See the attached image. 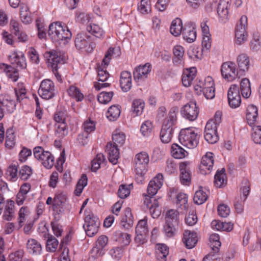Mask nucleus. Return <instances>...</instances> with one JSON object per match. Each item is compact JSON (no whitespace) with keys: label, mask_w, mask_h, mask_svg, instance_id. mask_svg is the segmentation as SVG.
I'll return each instance as SVG.
<instances>
[{"label":"nucleus","mask_w":261,"mask_h":261,"mask_svg":"<svg viewBox=\"0 0 261 261\" xmlns=\"http://www.w3.org/2000/svg\"><path fill=\"white\" fill-rule=\"evenodd\" d=\"M162 185L160 180H150L147 188L148 195L144 194V204L149 210L153 218H158L161 213L158 200L153 196L156 194Z\"/></svg>","instance_id":"f257e3e1"},{"label":"nucleus","mask_w":261,"mask_h":261,"mask_svg":"<svg viewBox=\"0 0 261 261\" xmlns=\"http://www.w3.org/2000/svg\"><path fill=\"white\" fill-rule=\"evenodd\" d=\"M197 129L194 127L182 129L179 134L178 139L181 145L188 148L196 147L199 143L200 135Z\"/></svg>","instance_id":"f03ea898"},{"label":"nucleus","mask_w":261,"mask_h":261,"mask_svg":"<svg viewBox=\"0 0 261 261\" xmlns=\"http://www.w3.org/2000/svg\"><path fill=\"white\" fill-rule=\"evenodd\" d=\"M48 34L53 42H60L64 40V43L70 39L72 36L69 30L66 26L63 27L60 22L51 23L49 26Z\"/></svg>","instance_id":"7ed1b4c3"},{"label":"nucleus","mask_w":261,"mask_h":261,"mask_svg":"<svg viewBox=\"0 0 261 261\" xmlns=\"http://www.w3.org/2000/svg\"><path fill=\"white\" fill-rule=\"evenodd\" d=\"M74 44L77 49L83 50L87 53L92 52L96 45L94 42V38L85 32H81L76 35Z\"/></svg>","instance_id":"20e7f679"},{"label":"nucleus","mask_w":261,"mask_h":261,"mask_svg":"<svg viewBox=\"0 0 261 261\" xmlns=\"http://www.w3.org/2000/svg\"><path fill=\"white\" fill-rule=\"evenodd\" d=\"M149 162L148 154L145 152H141L136 154L135 159V168L136 178H145Z\"/></svg>","instance_id":"39448f33"},{"label":"nucleus","mask_w":261,"mask_h":261,"mask_svg":"<svg viewBox=\"0 0 261 261\" xmlns=\"http://www.w3.org/2000/svg\"><path fill=\"white\" fill-rule=\"evenodd\" d=\"M45 56L47 58L48 65L51 66L52 71L57 79L58 81L61 82V76L58 72V69L60 67L59 65H62L64 63L63 58L54 50L46 52Z\"/></svg>","instance_id":"423d86ee"},{"label":"nucleus","mask_w":261,"mask_h":261,"mask_svg":"<svg viewBox=\"0 0 261 261\" xmlns=\"http://www.w3.org/2000/svg\"><path fill=\"white\" fill-rule=\"evenodd\" d=\"M247 26V17L242 16L239 23L237 24L235 30V42L238 45H241L246 42L248 38V33L246 31Z\"/></svg>","instance_id":"0eeeda50"},{"label":"nucleus","mask_w":261,"mask_h":261,"mask_svg":"<svg viewBox=\"0 0 261 261\" xmlns=\"http://www.w3.org/2000/svg\"><path fill=\"white\" fill-rule=\"evenodd\" d=\"M35 158L41 162V164L47 169L51 168L54 165V157L49 151H44L43 148L37 146L34 149Z\"/></svg>","instance_id":"6e6552de"},{"label":"nucleus","mask_w":261,"mask_h":261,"mask_svg":"<svg viewBox=\"0 0 261 261\" xmlns=\"http://www.w3.org/2000/svg\"><path fill=\"white\" fill-rule=\"evenodd\" d=\"M84 227L87 236L90 237L94 236L98 232L100 223L98 218L93 214H89L85 218Z\"/></svg>","instance_id":"1a4fd4ad"},{"label":"nucleus","mask_w":261,"mask_h":261,"mask_svg":"<svg viewBox=\"0 0 261 261\" xmlns=\"http://www.w3.org/2000/svg\"><path fill=\"white\" fill-rule=\"evenodd\" d=\"M68 196L62 191H59L55 194L53 204V211L57 214L64 213L65 209L68 206Z\"/></svg>","instance_id":"9d476101"},{"label":"nucleus","mask_w":261,"mask_h":261,"mask_svg":"<svg viewBox=\"0 0 261 261\" xmlns=\"http://www.w3.org/2000/svg\"><path fill=\"white\" fill-rule=\"evenodd\" d=\"M39 95L43 99H49L55 96V88L54 82L49 80H43L38 90Z\"/></svg>","instance_id":"9b49d317"},{"label":"nucleus","mask_w":261,"mask_h":261,"mask_svg":"<svg viewBox=\"0 0 261 261\" xmlns=\"http://www.w3.org/2000/svg\"><path fill=\"white\" fill-rule=\"evenodd\" d=\"M221 74L223 78L228 81H232L238 74V71L236 68L234 63L227 62L221 66Z\"/></svg>","instance_id":"f8f14e48"},{"label":"nucleus","mask_w":261,"mask_h":261,"mask_svg":"<svg viewBox=\"0 0 261 261\" xmlns=\"http://www.w3.org/2000/svg\"><path fill=\"white\" fill-rule=\"evenodd\" d=\"M227 97L230 107L236 108L240 106L241 102V98L240 89L238 85L235 84L231 85L228 90Z\"/></svg>","instance_id":"ddd939ff"},{"label":"nucleus","mask_w":261,"mask_h":261,"mask_svg":"<svg viewBox=\"0 0 261 261\" xmlns=\"http://www.w3.org/2000/svg\"><path fill=\"white\" fill-rule=\"evenodd\" d=\"M231 6V0H220L218 7L217 13L219 21L222 23H226L229 20V10Z\"/></svg>","instance_id":"4468645a"},{"label":"nucleus","mask_w":261,"mask_h":261,"mask_svg":"<svg viewBox=\"0 0 261 261\" xmlns=\"http://www.w3.org/2000/svg\"><path fill=\"white\" fill-rule=\"evenodd\" d=\"M182 116L190 121L195 120L198 114V108L195 101H190L185 105L180 111Z\"/></svg>","instance_id":"2eb2a0df"},{"label":"nucleus","mask_w":261,"mask_h":261,"mask_svg":"<svg viewBox=\"0 0 261 261\" xmlns=\"http://www.w3.org/2000/svg\"><path fill=\"white\" fill-rule=\"evenodd\" d=\"M217 126L212 121H208L205 127L204 138L209 143L214 144L218 140L217 134Z\"/></svg>","instance_id":"dca6fc26"},{"label":"nucleus","mask_w":261,"mask_h":261,"mask_svg":"<svg viewBox=\"0 0 261 261\" xmlns=\"http://www.w3.org/2000/svg\"><path fill=\"white\" fill-rule=\"evenodd\" d=\"M151 65L149 63L136 67L133 72L134 80L139 82L144 80L151 71Z\"/></svg>","instance_id":"f3484780"},{"label":"nucleus","mask_w":261,"mask_h":261,"mask_svg":"<svg viewBox=\"0 0 261 261\" xmlns=\"http://www.w3.org/2000/svg\"><path fill=\"white\" fill-rule=\"evenodd\" d=\"M198 241V237L196 232L186 230L183 233L182 242L188 249L194 247Z\"/></svg>","instance_id":"a211bd4d"},{"label":"nucleus","mask_w":261,"mask_h":261,"mask_svg":"<svg viewBox=\"0 0 261 261\" xmlns=\"http://www.w3.org/2000/svg\"><path fill=\"white\" fill-rule=\"evenodd\" d=\"M178 112V108L173 107L170 110L168 115L163 123L162 127L164 128H173V126L177 121V114Z\"/></svg>","instance_id":"6ab92c4d"},{"label":"nucleus","mask_w":261,"mask_h":261,"mask_svg":"<svg viewBox=\"0 0 261 261\" xmlns=\"http://www.w3.org/2000/svg\"><path fill=\"white\" fill-rule=\"evenodd\" d=\"M106 152L108 154L109 161L113 164H116L119 157V151L118 146L113 144L111 142H109L106 147Z\"/></svg>","instance_id":"aec40b11"},{"label":"nucleus","mask_w":261,"mask_h":261,"mask_svg":"<svg viewBox=\"0 0 261 261\" xmlns=\"http://www.w3.org/2000/svg\"><path fill=\"white\" fill-rule=\"evenodd\" d=\"M10 61L14 66L20 69L25 68L27 66L24 54L20 51L14 53L10 56Z\"/></svg>","instance_id":"412c9836"},{"label":"nucleus","mask_w":261,"mask_h":261,"mask_svg":"<svg viewBox=\"0 0 261 261\" xmlns=\"http://www.w3.org/2000/svg\"><path fill=\"white\" fill-rule=\"evenodd\" d=\"M132 74L130 72L123 71L121 72L120 79L121 88L124 92L128 91L132 88Z\"/></svg>","instance_id":"4be33fe9"},{"label":"nucleus","mask_w":261,"mask_h":261,"mask_svg":"<svg viewBox=\"0 0 261 261\" xmlns=\"http://www.w3.org/2000/svg\"><path fill=\"white\" fill-rule=\"evenodd\" d=\"M31 189V185L29 183H24L22 184L16 195V202L18 205H21L24 203V200L27 198V195Z\"/></svg>","instance_id":"5701e85b"},{"label":"nucleus","mask_w":261,"mask_h":261,"mask_svg":"<svg viewBox=\"0 0 261 261\" xmlns=\"http://www.w3.org/2000/svg\"><path fill=\"white\" fill-rule=\"evenodd\" d=\"M182 35L184 39L189 43L194 42L196 38L195 28L190 24L185 25L182 30Z\"/></svg>","instance_id":"b1692460"},{"label":"nucleus","mask_w":261,"mask_h":261,"mask_svg":"<svg viewBox=\"0 0 261 261\" xmlns=\"http://www.w3.org/2000/svg\"><path fill=\"white\" fill-rule=\"evenodd\" d=\"M257 116V108L253 105L248 106L246 110V119L249 125L252 126L255 124L256 122Z\"/></svg>","instance_id":"393cba45"},{"label":"nucleus","mask_w":261,"mask_h":261,"mask_svg":"<svg viewBox=\"0 0 261 261\" xmlns=\"http://www.w3.org/2000/svg\"><path fill=\"white\" fill-rule=\"evenodd\" d=\"M197 72L195 67H191L184 71L182 76V83L184 86H190L196 76Z\"/></svg>","instance_id":"a878e982"},{"label":"nucleus","mask_w":261,"mask_h":261,"mask_svg":"<svg viewBox=\"0 0 261 261\" xmlns=\"http://www.w3.org/2000/svg\"><path fill=\"white\" fill-rule=\"evenodd\" d=\"M15 106V101L12 100L9 95L0 96V107L5 109V111L11 113Z\"/></svg>","instance_id":"bb28decb"},{"label":"nucleus","mask_w":261,"mask_h":261,"mask_svg":"<svg viewBox=\"0 0 261 261\" xmlns=\"http://www.w3.org/2000/svg\"><path fill=\"white\" fill-rule=\"evenodd\" d=\"M27 248L28 252L33 255L40 254L42 250V247L40 243L33 239H29L28 241Z\"/></svg>","instance_id":"cd10ccee"},{"label":"nucleus","mask_w":261,"mask_h":261,"mask_svg":"<svg viewBox=\"0 0 261 261\" xmlns=\"http://www.w3.org/2000/svg\"><path fill=\"white\" fill-rule=\"evenodd\" d=\"M121 55V50L119 47H110L106 52L105 58L102 61V65L108 66L112 57L117 58Z\"/></svg>","instance_id":"c85d7f7f"},{"label":"nucleus","mask_w":261,"mask_h":261,"mask_svg":"<svg viewBox=\"0 0 261 261\" xmlns=\"http://www.w3.org/2000/svg\"><path fill=\"white\" fill-rule=\"evenodd\" d=\"M237 63L240 72L242 73L248 71L249 67V60L247 55L241 54L237 58Z\"/></svg>","instance_id":"c756f323"},{"label":"nucleus","mask_w":261,"mask_h":261,"mask_svg":"<svg viewBox=\"0 0 261 261\" xmlns=\"http://www.w3.org/2000/svg\"><path fill=\"white\" fill-rule=\"evenodd\" d=\"M181 20L179 18H176L172 21L170 31L174 36H178L182 32L184 27H182Z\"/></svg>","instance_id":"7c9ffc66"},{"label":"nucleus","mask_w":261,"mask_h":261,"mask_svg":"<svg viewBox=\"0 0 261 261\" xmlns=\"http://www.w3.org/2000/svg\"><path fill=\"white\" fill-rule=\"evenodd\" d=\"M180 174V179H191V171L190 167V162H184L179 165Z\"/></svg>","instance_id":"2f4dec72"},{"label":"nucleus","mask_w":261,"mask_h":261,"mask_svg":"<svg viewBox=\"0 0 261 261\" xmlns=\"http://www.w3.org/2000/svg\"><path fill=\"white\" fill-rule=\"evenodd\" d=\"M121 225L124 229H128L133 225V216L130 208L127 207L125 210V215L121 221Z\"/></svg>","instance_id":"473e14b6"},{"label":"nucleus","mask_w":261,"mask_h":261,"mask_svg":"<svg viewBox=\"0 0 261 261\" xmlns=\"http://www.w3.org/2000/svg\"><path fill=\"white\" fill-rule=\"evenodd\" d=\"M171 153L175 159H182L188 155V152L177 144H173L171 147Z\"/></svg>","instance_id":"72a5a7b5"},{"label":"nucleus","mask_w":261,"mask_h":261,"mask_svg":"<svg viewBox=\"0 0 261 261\" xmlns=\"http://www.w3.org/2000/svg\"><path fill=\"white\" fill-rule=\"evenodd\" d=\"M14 202L12 200L8 201L5 206V210L3 215V218L7 221L12 220L14 213Z\"/></svg>","instance_id":"f704fd0d"},{"label":"nucleus","mask_w":261,"mask_h":261,"mask_svg":"<svg viewBox=\"0 0 261 261\" xmlns=\"http://www.w3.org/2000/svg\"><path fill=\"white\" fill-rule=\"evenodd\" d=\"M194 197V201L196 204L200 205L205 202L208 198V195L201 186H199Z\"/></svg>","instance_id":"c9c22d12"},{"label":"nucleus","mask_w":261,"mask_h":261,"mask_svg":"<svg viewBox=\"0 0 261 261\" xmlns=\"http://www.w3.org/2000/svg\"><path fill=\"white\" fill-rule=\"evenodd\" d=\"M214 88V83L212 78L210 76L206 77L204 81H199V84L195 86L196 91H202L203 89Z\"/></svg>","instance_id":"e433bc0d"},{"label":"nucleus","mask_w":261,"mask_h":261,"mask_svg":"<svg viewBox=\"0 0 261 261\" xmlns=\"http://www.w3.org/2000/svg\"><path fill=\"white\" fill-rule=\"evenodd\" d=\"M106 165V160L103 154H97L96 158L91 162V171L96 172L101 166Z\"/></svg>","instance_id":"4c0bfd02"},{"label":"nucleus","mask_w":261,"mask_h":261,"mask_svg":"<svg viewBox=\"0 0 261 261\" xmlns=\"http://www.w3.org/2000/svg\"><path fill=\"white\" fill-rule=\"evenodd\" d=\"M174 58L173 59V63L178 65L182 64V58L184 54V48L180 45H176L173 49Z\"/></svg>","instance_id":"58836bf2"},{"label":"nucleus","mask_w":261,"mask_h":261,"mask_svg":"<svg viewBox=\"0 0 261 261\" xmlns=\"http://www.w3.org/2000/svg\"><path fill=\"white\" fill-rule=\"evenodd\" d=\"M221 245L219 236L216 233L211 234L210 237V246L213 252L218 253Z\"/></svg>","instance_id":"ea45409f"},{"label":"nucleus","mask_w":261,"mask_h":261,"mask_svg":"<svg viewBox=\"0 0 261 261\" xmlns=\"http://www.w3.org/2000/svg\"><path fill=\"white\" fill-rule=\"evenodd\" d=\"M87 30L96 38L99 39L104 38L103 30L97 24H93L87 26Z\"/></svg>","instance_id":"a19ab883"},{"label":"nucleus","mask_w":261,"mask_h":261,"mask_svg":"<svg viewBox=\"0 0 261 261\" xmlns=\"http://www.w3.org/2000/svg\"><path fill=\"white\" fill-rule=\"evenodd\" d=\"M20 17L24 23L28 24L31 22V14L27 5L24 4L20 5Z\"/></svg>","instance_id":"79ce46f5"},{"label":"nucleus","mask_w":261,"mask_h":261,"mask_svg":"<svg viewBox=\"0 0 261 261\" xmlns=\"http://www.w3.org/2000/svg\"><path fill=\"white\" fill-rule=\"evenodd\" d=\"M173 128L162 127L160 133V138L164 143H168L171 141L173 137Z\"/></svg>","instance_id":"37998d69"},{"label":"nucleus","mask_w":261,"mask_h":261,"mask_svg":"<svg viewBox=\"0 0 261 261\" xmlns=\"http://www.w3.org/2000/svg\"><path fill=\"white\" fill-rule=\"evenodd\" d=\"M120 115V110L118 106L110 107L107 113V117L112 121L116 120Z\"/></svg>","instance_id":"c03bdc74"},{"label":"nucleus","mask_w":261,"mask_h":261,"mask_svg":"<svg viewBox=\"0 0 261 261\" xmlns=\"http://www.w3.org/2000/svg\"><path fill=\"white\" fill-rule=\"evenodd\" d=\"M165 220L168 223L178 224L179 213L174 209L168 211L166 214Z\"/></svg>","instance_id":"a18cd8bd"},{"label":"nucleus","mask_w":261,"mask_h":261,"mask_svg":"<svg viewBox=\"0 0 261 261\" xmlns=\"http://www.w3.org/2000/svg\"><path fill=\"white\" fill-rule=\"evenodd\" d=\"M176 203L181 209L187 210L188 207V196L184 193H179L176 196Z\"/></svg>","instance_id":"49530a36"},{"label":"nucleus","mask_w":261,"mask_h":261,"mask_svg":"<svg viewBox=\"0 0 261 261\" xmlns=\"http://www.w3.org/2000/svg\"><path fill=\"white\" fill-rule=\"evenodd\" d=\"M144 102L140 99H135L133 101L132 104L133 111L136 115H140L144 108Z\"/></svg>","instance_id":"de8ad7c7"},{"label":"nucleus","mask_w":261,"mask_h":261,"mask_svg":"<svg viewBox=\"0 0 261 261\" xmlns=\"http://www.w3.org/2000/svg\"><path fill=\"white\" fill-rule=\"evenodd\" d=\"M132 188V184L121 185L118 191V196L122 199L126 198L130 194V190Z\"/></svg>","instance_id":"09e8293b"},{"label":"nucleus","mask_w":261,"mask_h":261,"mask_svg":"<svg viewBox=\"0 0 261 261\" xmlns=\"http://www.w3.org/2000/svg\"><path fill=\"white\" fill-rule=\"evenodd\" d=\"M15 136L13 130L12 128H9L6 132V147L11 148L15 145Z\"/></svg>","instance_id":"8fccbe9b"},{"label":"nucleus","mask_w":261,"mask_h":261,"mask_svg":"<svg viewBox=\"0 0 261 261\" xmlns=\"http://www.w3.org/2000/svg\"><path fill=\"white\" fill-rule=\"evenodd\" d=\"M138 10L142 14H148L151 11L150 0H140L138 6Z\"/></svg>","instance_id":"3c124183"},{"label":"nucleus","mask_w":261,"mask_h":261,"mask_svg":"<svg viewBox=\"0 0 261 261\" xmlns=\"http://www.w3.org/2000/svg\"><path fill=\"white\" fill-rule=\"evenodd\" d=\"M30 213V210L28 206H24L20 208L18 213L19 217L18 218L19 225H22L29 216Z\"/></svg>","instance_id":"603ef678"},{"label":"nucleus","mask_w":261,"mask_h":261,"mask_svg":"<svg viewBox=\"0 0 261 261\" xmlns=\"http://www.w3.org/2000/svg\"><path fill=\"white\" fill-rule=\"evenodd\" d=\"M114 144L117 146H122L125 141V135L122 132H115L112 137Z\"/></svg>","instance_id":"864d4df0"},{"label":"nucleus","mask_w":261,"mask_h":261,"mask_svg":"<svg viewBox=\"0 0 261 261\" xmlns=\"http://www.w3.org/2000/svg\"><path fill=\"white\" fill-rule=\"evenodd\" d=\"M252 50L257 51L261 48V38L258 34H254L250 43Z\"/></svg>","instance_id":"5fc2aeb1"},{"label":"nucleus","mask_w":261,"mask_h":261,"mask_svg":"<svg viewBox=\"0 0 261 261\" xmlns=\"http://www.w3.org/2000/svg\"><path fill=\"white\" fill-rule=\"evenodd\" d=\"M106 66L104 64L97 66V72L98 73V81L104 82L107 80L109 76V73L106 70H104Z\"/></svg>","instance_id":"6e6d98bb"},{"label":"nucleus","mask_w":261,"mask_h":261,"mask_svg":"<svg viewBox=\"0 0 261 261\" xmlns=\"http://www.w3.org/2000/svg\"><path fill=\"white\" fill-rule=\"evenodd\" d=\"M5 70L7 76L11 79L13 82H16L18 79V73L14 67L10 65H6Z\"/></svg>","instance_id":"4d7b16f0"},{"label":"nucleus","mask_w":261,"mask_h":261,"mask_svg":"<svg viewBox=\"0 0 261 261\" xmlns=\"http://www.w3.org/2000/svg\"><path fill=\"white\" fill-rule=\"evenodd\" d=\"M32 173V168L27 165H24L22 166L20 170L18 177H19L21 179H28L31 177Z\"/></svg>","instance_id":"13d9d810"},{"label":"nucleus","mask_w":261,"mask_h":261,"mask_svg":"<svg viewBox=\"0 0 261 261\" xmlns=\"http://www.w3.org/2000/svg\"><path fill=\"white\" fill-rule=\"evenodd\" d=\"M68 92L70 96L75 98L78 101H82L84 98L83 94L76 87L71 86L68 90Z\"/></svg>","instance_id":"bf43d9fd"},{"label":"nucleus","mask_w":261,"mask_h":261,"mask_svg":"<svg viewBox=\"0 0 261 261\" xmlns=\"http://www.w3.org/2000/svg\"><path fill=\"white\" fill-rule=\"evenodd\" d=\"M246 200L240 196L236 197L234 200V207L236 211L238 214H241L244 211V203Z\"/></svg>","instance_id":"052dcab7"},{"label":"nucleus","mask_w":261,"mask_h":261,"mask_svg":"<svg viewBox=\"0 0 261 261\" xmlns=\"http://www.w3.org/2000/svg\"><path fill=\"white\" fill-rule=\"evenodd\" d=\"M113 96V92H101L98 96L97 99L100 103L107 104L111 100Z\"/></svg>","instance_id":"680f3d73"},{"label":"nucleus","mask_w":261,"mask_h":261,"mask_svg":"<svg viewBox=\"0 0 261 261\" xmlns=\"http://www.w3.org/2000/svg\"><path fill=\"white\" fill-rule=\"evenodd\" d=\"M252 139L256 144H261V126H255L253 128Z\"/></svg>","instance_id":"e2e57ef3"},{"label":"nucleus","mask_w":261,"mask_h":261,"mask_svg":"<svg viewBox=\"0 0 261 261\" xmlns=\"http://www.w3.org/2000/svg\"><path fill=\"white\" fill-rule=\"evenodd\" d=\"M58 240L53 236L49 237L46 242V249L48 251L54 252L58 245Z\"/></svg>","instance_id":"0e129e2a"},{"label":"nucleus","mask_w":261,"mask_h":261,"mask_svg":"<svg viewBox=\"0 0 261 261\" xmlns=\"http://www.w3.org/2000/svg\"><path fill=\"white\" fill-rule=\"evenodd\" d=\"M56 133L59 137H63L68 133L66 123H56L55 124Z\"/></svg>","instance_id":"69168bd1"},{"label":"nucleus","mask_w":261,"mask_h":261,"mask_svg":"<svg viewBox=\"0 0 261 261\" xmlns=\"http://www.w3.org/2000/svg\"><path fill=\"white\" fill-rule=\"evenodd\" d=\"M147 219L144 218L140 220L136 227V233H147Z\"/></svg>","instance_id":"338daca9"},{"label":"nucleus","mask_w":261,"mask_h":261,"mask_svg":"<svg viewBox=\"0 0 261 261\" xmlns=\"http://www.w3.org/2000/svg\"><path fill=\"white\" fill-rule=\"evenodd\" d=\"M214 161L213 153L208 152L202 158L201 163L209 167H213Z\"/></svg>","instance_id":"774afa93"}]
</instances>
